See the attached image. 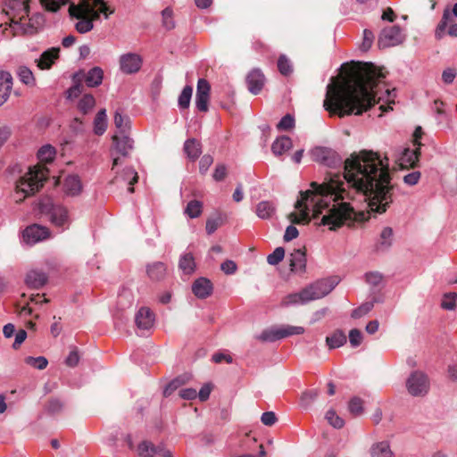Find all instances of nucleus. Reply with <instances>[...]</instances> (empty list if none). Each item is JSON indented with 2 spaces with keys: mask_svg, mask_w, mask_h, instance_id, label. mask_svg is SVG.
Here are the masks:
<instances>
[{
  "mask_svg": "<svg viewBox=\"0 0 457 457\" xmlns=\"http://www.w3.org/2000/svg\"><path fill=\"white\" fill-rule=\"evenodd\" d=\"M362 342V334L357 328H353L349 332V343L352 347H358Z\"/></svg>",
  "mask_w": 457,
  "mask_h": 457,
  "instance_id": "6e6d98bb",
  "label": "nucleus"
},
{
  "mask_svg": "<svg viewBox=\"0 0 457 457\" xmlns=\"http://www.w3.org/2000/svg\"><path fill=\"white\" fill-rule=\"evenodd\" d=\"M457 75V71L453 68H446L442 72V80L444 83L450 85L452 84Z\"/></svg>",
  "mask_w": 457,
  "mask_h": 457,
  "instance_id": "e2e57ef3",
  "label": "nucleus"
},
{
  "mask_svg": "<svg viewBox=\"0 0 457 457\" xmlns=\"http://www.w3.org/2000/svg\"><path fill=\"white\" fill-rule=\"evenodd\" d=\"M276 206L272 202L262 201L256 206V215L262 220L270 219L273 216Z\"/></svg>",
  "mask_w": 457,
  "mask_h": 457,
  "instance_id": "2f4dec72",
  "label": "nucleus"
},
{
  "mask_svg": "<svg viewBox=\"0 0 457 457\" xmlns=\"http://www.w3.org/2000/svg\"><path fill=\"white\" fill-rule=\"evenodd\" d=\"M114 124L120 134H126L130 129V120L128 116H123L119 111L114 114Z\"/></svg>",
  "mask_w": 457,
  "mask_h": 457,
  "instance_id": "a19ab883",
  "label": "nucleus"
},
{
  "mask_svg": "<svg viewBox=\"0 0 457 457\" xmlns=\"http://www.w3.org/2000/svg\"><path fill=\"white\" fill-rule=\"evenodd\" d=\"M290 270L295 273H303L306 270V255L302 249L294 250L288 256Z\"/></svg>",
  "mask_w": 457,
  "mask_h": 457,
  "instance_id": "a211bd4d",
  "label": "nucleus"
},
{
  "mask_svg": "<svg viewBox=\"0 0 457 457\" xmlns=\"http://www.w3.org/2000/svg\"><path fill=\"white\" fill-rule=\"evenodd\" d=\"M365 278L367 283L373 287H377L382 282L383 276L378 271H371L365 274Z\"/></svg>",
  "mask_w": 457,
  "mask_h": 457,
  "instance_id": "4d7b16f0",
  "label": "nucleus"
},
{
  "mask_svg": "<svg viewBox=\"0 0 457 457\" xmlns=\"http://www.w3.org/2000/svg\"><path fill=\"white\" fill-rule=\"evenodd\" d=\"M261 420L264 426L271 427L275 425L277 417L273 411H267L262 414Z\"/></svg>",
  "mask_w": 457,
  "mask_h": 457,
  "instance_id": "338daca9",
  "label": "nucleus"
},
{
  "mask_svg": "<svg viewBox=\"0 0 457 457\" xmlns=\"http://www.w3.org/2000/svg\"><path fill=\"white\" fill-rule=\"evenodd\" d=\"M346 335L341 329H337L325 339L328 349H336L343 346L346 343Z\"/></svg>",
  "mask_w": 457,
  "mask_h": 457,
  "instance_id": "a878e982",
  "label": "nucleus"
},
{
  "mask_svg": "<svg viewBox=\"0 0 457 457\" xmlns=\"http://www.w3.org/2000/svg\"><path fill=\"white\" fill-rule=\"evenodd\" d=\"M143 60L137 54L128 53L120 57V69L123 73H137L142 66Z\"/></svg>",
  "mask_w": 457,
  "mask_h": 457,
  "instance_id": "4468645a",
  "label": "nucleus"
},
{
  "mask_svg": "<svg viewBox=\"0 0 457 457\" xmlns=\"http://www.w3.org/2000/svg\"><path fill=\"white\" fill-rule=\"evenodd\" d=\"M56 152L54 147L50 145H43L37 151V158L40 162L48 163L54 161Z\"/></svg>",
  "mask_w": 457,
  "mask_h": 457,
  "instance_id": "58836bf2",
  "label": "nucleus"
},
{
  "mask_svg": "<svg viewBox=\"0 0 457 457\" xmlns=\"http://www.w3.org/2000/svg\"><path fill=\"white\" fill-rule=\"evenodd\" d=\"M112 141L116 151L122 156H128L134 147V141L126 134L113 136Z\"/></svg>",
  "mask_w": 457,
  "mask_h": 457,
  "instance_id": "412c9836",
  "label": "nucleus"
},
{
  "mask_svg": "<svg viewBox=\"0 0 457 457\" xmlns=\"http://www.w3.org/2000/svg\"><path fill=\"white\" fill-rule=\"evenodd\" d=\"M70 0H40L41 5L49 12H55Z\"/></svg>",
  "mask_w": 457,
  "mask_h": 457,
  "instance_id": "49530a36",
  "label": "nucleus"
},
{
  "mask_svg": "<svg viewBox=\"0 0 457 457\" xmlns=\"http://www.w3.org/2000/svg\"><path fill=\"white\" fill-rule=\"evenodd\" d=\"M46 275L40 270H29L25 278L26 285L34 289H38L46 283Z\"/></svg>",
  "mask_w": 457,
  "mask_h": 457,
  "instance_id": "b1692460",
  "label": "nucleus"
},
{
  "mask_svg": "<svg viewBox=\"0 0 457 457\" xmlns=\"http://www.w3.org/2000/svg\"><path fill=\"white\" fill-rule=\"evenodd\" d=\"M325 419L334 428H342L345 425L344 420L333 409H329L326 412Z\"/></svg>",
  "mask_w": 457,
  "mask_h": 457,
  "instance_id": "37998d69",
  "label": "nucleus"
},
{
  "mask_svg": "<svg viewBox=\"0 0 457 457\" xmlns=\"http://www.w3.org/2000/svg\"><path fill=\"white\" fill-rule=\"evenodd\" d=\"M184 151L189 159L195 161L202 153L201 144L194 138L188 139L184 144Z\"/></svg>",
  "mask_w": 457,
  "mask_h": 457,
  "instance_id": "f704fd0d",
  "label": "nucleus"
},
{
  "mask_svg": "<svg viewBox=\"0 0 457 457\" xmlns=\"http://www.w3.org/2000/svg\"><path fill=\"white\" fill-rule=\"evenodd\" d=\"M448 28V35L453 37H457V23L453 18V14L449 10H445L443 12L442 19L437 24L435 37L436 39H442L445 34V29Z\"/></svg>",
  "mask_w": 457,
  "mask_h": 457,
  "instance_id": "ddd939ff",
  "label": "nucleus"
},
{
  "mask_svg": "<svg viewBox=\"0 0 457 457\" xmlns=\"http://www.w3.org/2000/svg\"><path fill=\"white\" fill-rule=\"evenodd\" d=\"M246 82L249 91L253 95H257L264 86L265 78L260 70L254 69L249 72Z\"/></svg>",
  "mask_w": 457,
  "mask_h": 457,
  "instance_id": "6ab92c4d",
  "label": "nucleus"
},
{
  "mask_svg": "<svg viewBox=\"0 0 457 457\" xmlns=\"http://www.w3.org/2000/svg\"><path fill=\"white\" fill-rule=\"evenodd\" d=\"M212 284L205 278H197L192 285V291L197 298L204 299L212 295Z\"/></svg>",
  "mask_w": 457,
  "mask_h": 457,
  "instance_id": "4be33fe9",
  "label": "nucleus"
},
{
  "mask_svg": "<svg viewBox=\"0 0 457 457\" xmlns=\"http://www.w3.org/2000/svg\"><path fill=\"white\" fill-rule=\"evenodd\" d=\"M203 204L200 201H190L185 209V213L191 219L197 218L202 213Z\"/></svg>",
  "mask_w": 457,
  "mask_h": 457,
  "instance_id": "79ce46f5",
  "label": "nucleus"
},
{
  "mask_svg": "<svg viewBox=\"0 0 457 457\" xmlns=\"http://www.w3.org/2000/svg\"><path fill=\"white\" fill-rule=\"evenodd\" d=\"M304 331V328L301 326L284 325L271 327L262 330L255 338L261 342H275L290 336L302 335Z\"/></svg>",
  "mask_w": 457,
  "mask_h": 457,
  "instance_id": "423d86ee",
  "label": "nucleus"
},
{
  "mask_svg": "<svg viewBox=\"0 0 457 457\" xmlns=\"http://www.w3.org/2000/svg\"><path fill=\"white\" fill-rule=\"evenodd\" d=\"M41 211L48 216L51 223L56 227L68 228L71 224L69 212L62 204H42Z\"/></svg>",
  "mask_w": 457,
  "mask_h": 457,
  "instance_id": "0eeeda50",
  "label": "nucleus"
},
{
  "mask_svg": "<svg viewBox=\"0 0 457 457\" xmlns=\"http://www.w3.org/2000/svg\"><path fill=\"white\" fill-rule=\"evenodd\" d=\"M385 78L372 63H363L344 78L332 79L327 87L324 109L332 115H360L376 103L377 87Z\"/></svg>",
  "mask_w": 457,
  "mask_h": 457,
  "instance_id": "f03ea898",
  "label": "nucleus"
},
{
  "mask_svg": "<svg viewBox=\"0 0 457 457\" xmlns=\"http://www.w3.org/2000/svg\"><path fill=\"white\" fill-rule=\"evenodd\" d=\"M172 10L169 7L162 12V24L167 29H171L175 27V22L172 18Z\"/></svg>",
  "mask_w": 457,
  "mask_h": 457,
  "instance_id": "5fc2aeb1",
  "label": "nucleus"
},
{
  "mask_svg": "<svg viewBox=\"0 0 457 457\" xmlns=\"http://www.w3.org/2000/svg\"><path fill=\"white\" fill-rule=\"evenodd\" d=\"M420 177L421 174L420 171H412L403 177V182L408 186H415L420 181Z\"/></svg>",
  "mask_w": 457,
  "mask_h": 457,
  "instance_id": "69168bd1",
  "label": "nucleus"
},
{
  "mask_svg": "<svg viewBox=\"0 0 457 457\" xmlns=\"http://www.w3.org/2000/svg\"><path fill=\"white\" fill-rule=\"evenodd\" d=\"M312 297L308 289V287L302 289L300 292L293 293L286 295L281 300V306L289 307L293 305H303L312 302Z\"/></svg>",
  "mask_w": 457,
  "mask_h": 457,
  "instance_id": "dca6fc26",
  "label": "nucleus"
},
{
  "mask_svg": "<svg viewBox=\"0 0 457 457\" xmlns=\"http://www.w3.org/2000/svg\"><path fill=\"white\" fill-rule=\"evenodd\" d=\"M104 0H79L78 4L71 3L69 5V13L71 18L78 21L75 23L76 30L80 34L91 31L94 28L93 21L103 14L105 19L113 13Z\"/></svg>",
  "mask_w": 457,
  "mask_h": 457,
  "instance_id": "20e7f679",
  "label": "nucleus"
},
{
  "mask_svg": "<svg viewBox=\"0 0 457 457\" xmlns=\"http://www.w3.org/2000/svg\"><path fill=\"white\" fill-rule=\"evenodd\" d=\"M96 104V100L92 95H85L79 100L78 107L84 113H87L91 111Z\"/></svg>",
  "mask_w": 457,
  "mask_h": 457,
  "instance_id": "c03bdc74",
  "label": "nucleus"
},
{
  "mask_svg": "<svg viewBox=\"0 0 457 457\" xmlns=\"http://www.w3.org/2000/svg\"><path fill=\"white\" fill-rule=\"evenodd\" d=\"M107 114L105 109H101L96 115L94 120V133L96 135H103L107 129Z\"/></svg>",
  "mask_w": 457,
  "mask_h": 457,
  "instance_id": "473e14b6",
  "label": "nucleus"
},
{
  "mask_svg": "<svg viewBox=\"0 0 457 457\" xmlns=\"http://www.w3.org/2000/svg\"><path fill=\"white\" fill-rule=\"evenodd\" d=\"M17 76L21 82L27 86H34L35 85V77L33 72L27 66H20L17 69Z\"/></svg>",
  "mask_w": 457,
  "mask_h": 457,
  "instance_id": "ea45409f",
  "label": "nucleus"
},
{
  "mask_svg": "<svg viewBox=\"0 0 457 457\" xmlns=\"http://www.w3.org/2000/svg\"><path fill=\"white\" fill-rule=\"evenodd\" d=\"M48 175V169L37 165L29 169L16 183V202L22 201L25 197L34 195L42 187Z\"/></svg>",
  "mask_w": 457,
  "mask_h": 457,
  "instance_id": "39448f33",
  "label": "nucleus"
},
{
  "mask_svg": "<svg viewBox=\"0 0 457 457\" xmlns=\"http://www.w3.org/2000/svg\"><path fill=\"white\" fill-rule=\"evenodd\" d=\"M193 88L190 86H187L183 88L182 92L179 96V105L181 108H187L190 104V100L192 97Z\"/></svg>",
  "mask_w": 457,
  "mask_h": 457,
  "instance_id": "09e8293b",
  "label": "nucleus"
},
{
  "mask_svg": "<svg viewBox=\"0 0 457 457\" xmlns=\"http://www.w3.org/2000/svg\"><path fill=\"white\" fill-rule=\"evenodd\" d=\"M8 9L6 14L10 16V23L4 24V29L9 27L12 36L32 35L43 24V18L39 14L29 17V0H4Z\"/></svg>",
  "mask_w": 457,
  "mask_h": 457,
  "instance_id": "7ed1b4c3",
  "label": "nucleus"
},
{
  "mask_svg": "<svg viewBox=\"0 0 457 457\" xmlns=\"http://www.w3.org/2000/svg\"><path fill=\"white\" fill-rule=\"evenodd\" d=\"M394 241V232L392 228L385 227L380 234L377 242V249L378 250H387L393 244Z\"/></svg>",
  "mask_w": 457,
  "mask_h": 457,
  "instance_id": "c85d7f7f",
  "label": "nucleus"
},
{
  "mask_svg": "<svg viewBox=\"0 0 457 457\" xmlns=\"http://www.w3.org/2000/svg\"><path fill=\"white\" fill-rule=\"evenodd\" d=\"M374 304L371 302H367L358 308L354 309L352 312V317L359 319L368 314L373 308Z\"/></svg>",
  "mask_w": 457,
  "mask_h": 457,
  "instance_id": "864d4df0",
  "label": "nucleus"
},
{
  "mask_svg": "<svg viewBox=\"0 0 457 457\" xmlns=\"http://www.w3.org/2000/svg\"><path fill=\"white\" fill-rule=\"evenodd\" d=\"M293 147L292 140L289 137L282 136L278 137L271 145L272 153L277 155H282Z\"/></svg>",
  "mask_w": 457,
  "mask_h": 457,
  "instance_id": "cd10ccee",
  "label": "nucleus"
},
{
  "mask_svg": "<svg viewBox=\"0 0 457 457\" xmlns=\"http://www.w3.org/2000/svg\"><path fill=\"white\" fill-rule=\"evenodd\" d=\"M420 145L421 144H419V146H416L414 149L403 148L400 150L396 162L401 168L414 167L416 165L420 154Z\"/></svg>",
  "mask_w": 457,
  "mask_h": 457,
  "instance_id": "2eb2a0df",
  "label": "nucleus"
},
{
  "mask_svg": "<svg viewBox=\"0 0 457 457\" xmlns=\"http://www.w3.org/2000/svg\"><path fill=\"white\" fill-rule=\"evenodd\" d=\"M406 388L412 396L425 395L429 389L428 376L422 371H413L406 380Z\"/></svg>",
  "mask_w": 457,
  "mask_h": 457,
  "instance_id": "6e6552de",
  "label": "nucleus"
},
{
  "mask_svg": "<svg viewBox=\"0 0 457 457\" xmlns=\"http://www.w3.org/2000/svg\"><path fill=\"white\" fill-rule=\"evenodd\" d=\"M348 411L353 416H359L363 412V401L359 397H353L348 403Z\"/></svg>",
  "mask_w": 457,
  "mask_h": 457,
  "instance_id": "a18cd8bd",
  "label": "nucleus"
},
{
  "mask_svg": "<svg viewBox=\"0 0 457 457\" xmlns=\"http://www.w3.org/2000/svg\"><path fill=\"white\" fill-rule=\"evenodd\" d=\"M50 237V231L46 227L33 224L28 226L22 232V240L27 245H35Z\"/></svg>",
  "mask_w": 457,
  "mask_h": 457,
  "instance_id": "9b49d317",
  "label": "nucleus"
},
{
  "mask_svg": "<svg viewBox=\"0 0 457 457\" xmlns=\"http://www.w3.org/2000/svg\"><path fill=\"white\" fill-rule=\"evenodd\" d=\"M457 294L447 293L444 295L441 307L445 310L453 311L456 307Z\"/></svg>",
  "mask_w": 457,
  "mask_h": 457,
  "instance_id": "8fccbe9b",
  "label": "nucleus"
},
{
  "mask_svg": "<svg viewBox=\"0 0 457 457\" xmlns=\"http://www.w3.org/2000/svg\"><path fill=\"white\" fill-rule=\"evenodd\" d=\"M337 285V278L318 280L308 287L312 300H318L328 295Z\"/></svg>",
  "mask_w": 457,
  "mask_h": 457,
  "instance_id": "f8f14e48",
  "label": "nucleus"
},
{
  "mask_svg": "<svg viewBox=\"0 0 457 457\" xmlns=\"http://www.w3.org/2000/svg\"><path fill=\"white\" fill-rule=\"evenodd\" d=\"M312 159L328 167H336L342 162L340 156L332 149L319 146L312 151Z\"/></svg>",
  "mask_w": 457,
  "mask_h": 457,
  "instance_id": "9d476101",
  "label": "nucleus"
},
{
  "mask_svg": "<svg viewBox=\"0 0 457 457\" xmlns=\"http://www.w3.org/2000/svg\"><path fill=\"white\" fill-rule=\"evenodd\" d=\"M166 265L163 262H156L149 264L146 268L147 275L152 280H161L166 275Z\"/></svg>",
  "mask_w": 457,
  "mask_h": 457,
  "instance_id": "7c9ffc66",
  "label": "nucleus"
},
{
  "mask_svg": "<svg viewBox=\"0 0 457 457\" xmlns=\"http://www.w3.org/2000/svg\"><path fill=\"white\" fill-rule=\"evenodd\" d=\"M285 256V250L283 247H277L267 257V262L270 265L278 264Z\"/></svg>",
  "mask_w": 457,
  "mask_h": 457,
  "instance_id": "603ef678",
  "label": "nucleus"
},
{
  "mask_svg": "<svg viewBox=\"0 0 457 457\" xmlns=\"http://www.w3.org/2000/svg\"><path fill=\"white\" fill-rule=\"evenodd\" d=\"M138 176L137 172L132 167H127L123 170L122 174L120 177H116L114 182L117 184L125 183L129 185V193H133V185L137 182Z\"/></svg>",
  "mask_w": 457,
  "mask_h": 457,
  "instance_id": "393cba45",
  "label": "nucleus"
},
{
  "mask_svg": "<svg viewBox=\"0 0 457 457\" xmlns=\"http://www.w3.org/2000/svg\"><path fill=\"white\" fill-rule=\"evenodd\" d=\"M64 191L67 195L74 196L80 194L82 185L79 178L76 175H70L64 180Z\"/></svg>",
  "mask_w": 457,
  "mask_h": 457,
  "instance_id": "bb28decb",
  "label": "nucleus"
},
{
  "mask_svg": "<svg viewBox=\"0 0 457 457\" xmlns=\"http://www.w3.org/2000/svg\"><path fill=\"white\" fill-rule=\"evenodd\" d=\"M208 96H195V106L200 112H206L208 110L209 103Z\"/></svg>",
  "mask_w": 457,
  "mask_h": 457,
  "instance_id": "774afa93",
  "label": "nucleus"
},
{
  "mask_svg": "<svg viewBox=\"0 0 457 457\" xmlns=\"http://www.w3.org/2000/svg\"><path fill=\"white\" fill-rule=\"evenodd\" d=\"M12 88V77L7 71H0V106L9 98Z\"/></svg>",
  "mask_w": 457,
  "mask_h": 457,
  "instance_id": "5701e85b",
  "label": "nucleus"
},
{
  "mask_svg": "<svg viewBox=\"0 0 457 457\" xmlns=\"http://www.w3.org/2000/svg\"><path fill=\"white\" fill-rule=\"evenodd\" d=\"M371 457H393V452L390 449L387 441H382L374 444L370 448Z\"/></svg>",
  "mask_w": 457,
  "mask_h": 457,
  "instance_id": "72a5a7b5",
  "label": "nucleus"
},
{
  "mask_svg": "<svg viewBox=\"0 0 457 457\" xmlns=\"http://www.w3.org/2000/svg\"><path fill=\"white\" fill-rule=\"evenodd\" d=\"M155 317L147 307H141L136 314L135 321L139 330H149L154 327Z\"/></svg>",
  "mask_w": 457,
  "mask_h": 457,
  "instance_id": "f3484780",
  "label": "nucleus"
},
{
  "mask_svg": "<svg viewBox=\"0 0 457 457\" xmlns=\"http://www.w3.org/2000/svg\"><path fill=\"white\" fill-rule=\"evenodd\" d=\"M137 452L140 457H154L158 450L152 442L143 440L137 445Z\"/></svg>",
  "mask_w": 457,
  "mask_h": 457,
  "instance_id": "4c0bfd02",
  "label": "nucleus"
},
{
  "mask_svg": "<svg viewBox=\"0 0 457 457\" xmlns=\"http://www.w3.org/2000/svg\"><path fill=\"white\" fill-rule=\"evenodd\" d=\"M395 89L390 90L389 88H386L385 90L384 95L378 97V103H382L379 108L383 112H387L388 110H391L392 107L390 106V104H395Z\"/></svg>",
  "mask_w": 457,
  "mask_h": 457,
  "instance_id": "e433bc0d",
  "label": "nucleus"
},
{
  "mask_svg": "<svg viewBox=\"0 0 457 457\" xmlns=\"http://www.w3.org/2000/svg\"><path fill=\"white\" fill-rule=\"evenodd\" d=\"M220 270L226 274V275H232L234 274L237 270V263L232 260H226L223 262L220 265Z\"/></svg>",
  "mask_w": 457,
  "mask_h": 457,
  "instance_id": "0e129e2a",
  "label": "nucleus"
},
{
  "mask_svg": "<svg viewBox=\"0 0 457 457\" xmlns=\"http://www.w3.org/2000/svg\"><path fill=\"white\" fill-rule=\"evenodd\" d=\"M278 68L282 75L287 76L292 73L293 68L291 62L285 56L281 55L278 61Z\"/></svg>",
  "mask_w": 457,
  "mask_h": 457,
  "instance_id": "3c124183",
  "label": "nucleus"
},
{
  "mask_svg": "<svg viewBox=\"0 0 457 457\" xmlns=\"http://www.w3.org/2000/svg\"><path fill=\"white\" fill-rule=\"evenodd\" d=\"M212 388L213 386L212 383H205L204 385H203V386L197 393V397L200 399L201 402H205L206 400L209 399Z\"/></svg>",
  "mask_w": 457,
  "mask_h": 457,
  "instance_id": "680f3d73",
  "label": "nucleus"
},
{
  "mask_svg": "<svg viewBox=\"0 0 457 457\" xmlns=\"http://www.w3.org/2000/svg\"><path fill=\"white\" fill-rule=\"evenodd\" d=\"M25 362H26V364H28L33 368H36L37 370H40L46 369L48 364L47 359L44 356H38V357L29 356L25 359Z\"/></svg>",
  "mask_w": 457,
  "mask_h": 457,
  "instance_id": "de8ad7c7",
  "label": "nucleus"
},
{
  "mask_svg": "<svg viewBox=\"0 0 457 457\" xmlns=\"http://www.w3.org/2000/svg\"><path fill=\"white\" fill-rule=\"evenodd\" d=\"M59 47H52L44 51L40 57L36 60L37 65L40 70H48L59 57Z\"/></svg>",
  "mask_w": 457,
  "mask_h": 457,
  "instance_id": "aec40b11",
  "label": "nucleus"
},
{
  "mask_svg": "<svg viewBox=\"0 0 457 457\" xmlns=\"http://www.w3.org/2000/svg\"><path fill=\"white\" fill-rule=\"evenodd\" d=\"M373 40H374V34L369 29H364L363 30V40L361 45V50L362 51L369 50L372 46Z\"/></svg>",
  "mask_w": 457,
  "mask_h": 457,
  "instance_id": "bf43d9fd",
  "label": "nucleus"
},
{
  "mask_svg": "<svg viewBox=\"0 0 457 457\" xmlns=\"http://www.w3.org/2000/svg\"><path fill=\"white\" fill-rule=\"evenodd\" d=\"M179 267L184 274H192L195 270L194 256L189 253L181 255Z\"/></svg>",
  "mask_w": 457,
  "mask_h": 457,
  "instance_id": "c9c22d12",
  "label": "nucleus"
},
{
  "mask_svg": "<svg viewBox=\"0 0 457 457\" xmlns=\"http://www.w3.org/2000/svg\"><path fill=\"white\" fill-rule=\"evenodd\" d=\"M295 126L294 117L290 114L285 115L278 123L277 128L280 130H287Z\"/></svg>",
  "mask_w": 457,
  "mask_h": 457,
  "instance_id": "13d9d810",
  "label": "nucleus"
},
{
  "mask_svg": "<svg viewBox=\"0 0 457 457\" xmlns=\"http://www.w3.org/2000/svg\"><path fill=\"white\" fill-rule=\"evenodd\" d=\"M104 71L100 67L90 69L85 76V82L87 87H95L102 84Z\"/></svg>",
  "mask_w": 457,
  "mask_h": 457,
  "instance_id": "c756f323",
  "label": "nucleus"
},
{
  "mask_svg": "<svg viewBox=\"0 0 457 457\" xmlns=\"http://www.w3.org/2000/svg\"><path fill=\"white\" fill-rule=\"evenodd\" d=\"M344 169V180L335 176L321 184L312 182L301 192L288 220L299 224L307 222L311 215L320 217V225L335 230L367 220L370 212H386L393 203L394 188L388 158L361 150L351 154Z\"/></svg>",
  "mask_w": 457,
  "mask_h": 457,
  "instance_id": "f257e3e1",
  "label": "nucleus"
},
{
  "mask_svg": "<svg viewBox=\"0 0 457 457\" xmlns=\"http://www.w3.org/2000/svg\"><path fill=\"white\" fill-rule=\"evenodd\" d=\"M210 84L204 79H199L197 81L196 95L210 96Z\"/></svg>",
  "mask_w": 457,
  "mask_h": 457,
  "instance_id": "052dcab7",
  "label": "nucleus"
},
{
  "mask_svg": "<svg viewBox=\"0 0 457 457\" xmlns=\"http://www.w3.org/2000/svg\"><path fill=\"white\" fill-rule=\"evenodd\" d=\"M404 36L398 26L384 29L378 37V45L380 48L392 47L400 45Z\"/></svg>",
  "mask_w": 457,
  "mask_h": 457,
  "instance_id": "1a4fd4ad",
  "label": "nucleus"
}]
</instances>
